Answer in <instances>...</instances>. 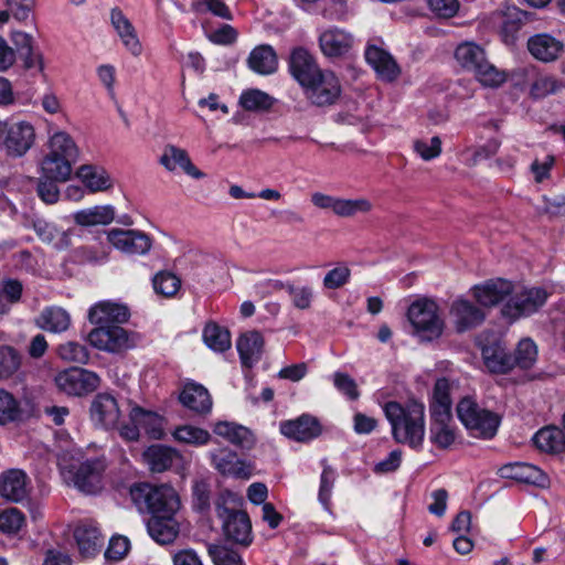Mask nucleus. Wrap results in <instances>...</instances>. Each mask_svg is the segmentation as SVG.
<instances>
[{
    "label": "nucleus",
    "instance_id": "0e129e2a",
    "mask_svg": "<svg viewBox=\"0 0 565 565\" xmlns=\"http://www.w3.org/2000/svg\"><path fill=\"white\" fill-rule=\"evenodd\" d=\"M351 276V270L348 266H338L327 273L323 278V286L327 289H338L344 286Z\"/></svg>",
    "mask_w": 565,
    "mask_h": 565
},
{
    "label": "nucleus",
    "instance_id": "052dcab7",
    "mask_svg": "<svg viewBox=\"0 0 565 565\" xmlns=\"http://www.w3.org/2000/svg\"><path fill=\"white\" fill-rule=\"evenodd\" d=\"M323 465V471L321 473L320 478V488H319V494L318 499L320 503L326 508L329 509L330 499H331V492L335 480L334 470L327 465V460L322 461Z\"/></svg>",
    "mask_w": 565,
    "mask_h": 565
},
{
    "label": "nucleus",
    "instance_id": "aec40b11",
    "mask_svg": "<svg viewBox=\"0 0 565 565\" xmlns=\"http://www.w3.org/2000/svg\"><path fill=\"white\" fill-rule=\"evenodd\" d=\"M289 68L295 79L302 87L312 83L315 77L322 72L315 57L303 47H297L291 52Z\"/></svg>",
    "mask_w": 565,
    "mask_h": 565
},
{
    "label": "nucleus",
    "instance_id": "4be33fe9",
    "mask_svg": "<svg viewBox=\"0 0 565 565\" xmlns=\"http://www.w3.org/2000/svg\"><path fill=\"white\" fill-rule=\"evenodd\" d=\"M499 473L502 478L534 484L541 488H545L550 483L548 477L545 472L536 466L524 462L504 465L499 469Z\"/></svg>",
    "mask_w": 565,
    "mask_h": 565
},
{
    "label": "nucleus",
    "instance_id": "de8ad7c7",
    "mask_svg": "<svg viewBox=\"0 0 565 565\" xmlns=\"http://www.w3.org/2000/svg\"><path fill=\"white\" fill-rule=\"evenodd\" d=\"M22 355L11 345H0V380L12 377L21 367Z\"/></svg>",
    "mask_w": 565,
    "mask_h": 565
},
{
    "label": "nucleus",
    "instance_id": "2f4dec72",
    "mask_svg": "<svg viewBox=\"0 0 565 565\" xmlns=\"http://www.w3.org/2000/svg\"><path fill=\"white\" fill-rule=\"evenodd\" d=\"M128 309L122 305L110 301H100L88 311V320L100 327L108 323H122L128 319Z\"/></svg>",
    "mask_w": 565,
    "mask_h": 565
},
{
    "label": "nucleus",
    "instance_id": "6ab92c4d",
    "mask_svg": "<svg viewBox=\"0 0 565 565\" xmlns=\"http://www.w3.org/2000/svg\"><path fill=\"white\" fill-rule=\"evenodd\" d=\"M30 480L20 469H10L0 476V495L11 502H22L29 497Z\"/></svg>",
    "mask_w": 565,
    "mask_h": 565
},
{
    "label": "nucleus",
    "instance_id": "4d7b16f0",
    "mask_svg": "<svg viewBox=\"0 0 565 565\" xmlns=\"http://www.w3.org/2000/svg\"><path fill=\"white\" fill-rule=\"evenodd\" d=\"M207 552L215 565H244L241 555L225 546L210 544Z\"/></svg>",
    "mask_w": 565,
    "mask_h": 565
},
{
    "label": "nucleus",
    "instance_id": "ea45409f",
    "mask_svg": "<svg viewBox=\"0 0 565 565\" xmlns=\"http://www.w3.org/2000/svg\"><path fill=\"white\" fill-rule=\"evenodd\" d=\"M36 324L50 332L66 331L71 324V317L68 312L61 307L45 308L36 319Z\"/></svg>",
    "mask_w": 565,
    "mask_h": 565
},
{
    "label": "nucleus",
    "instance_id": "bb28decb",
    "mask_svg": "<svg viewBox=\"0 0 565 565\" xmlns=\"http://www.w3.org/2000/svg\"><path fill=\"white\" fill-rule=\"evenodd\" d=\"M149 535L159 544L172 543L180 532L179 522L175 514L166 513L164 515L151 516L147 522Z\"/></svg>",
    "mask_w": 565,
    "mask_h": 565
},
{
    "label": "nucleus",
    "instance_id": "09e8293b",
    "mask_svg": "<svg viewBox=\"0 0 565 565\" xmlns=\"http://www.w3.org/2000/svg\"><path fill=\"white\" fill-rule=\"evenodd\" d=\"M241 106L247 111H266L271 108L274 98L259 89H248L239 97Z\"/></svg>",
    "mask_w": 565,
    "mask_h": 565
},
{
    "label": "nucleus",
    "instance_id": "2eb2a0df",
    "mask_svg": "<svg viewBox=\"0 0 565 565\" xmlns=\"http://www.w3.org/2000/svg\"><path fill=\"white\" fill-rule=\"evenodd\" d=\"M457 332H465L481 324L486 318L482 309L466 299L455 300L449 310Z\"/></svg>",
    "mask_w": 565,
    "mask_h": 565
},
{
    "label": "nucleus",
    "instance_id": "f257e3e1",
    "mask_svg": "<svg viewBox=\"0 0 565 565\" xmlns=\"http://www.w3.org/2000/svg\"><path fill=\"white\" fill-rule=\"evenodd\" d=\"M384 413L396 443L408 445L413 449L422 447L425 437L424 404L416 401H409L405 405L387 402Z\"/></svg>",
    "mask_w": 565,
    "mask_h": 565
},
{
    "label": "nucleus",
    "instance_id": "dca6fc26",
    "mask_svg": "<svg viewBox=\"0 0 565 565\" xmlns=\"http://www.w3.org/2000/svg\"><path fill=\"white\" fill-rule=\"evenodd\" d=\"M322 431L319 420L308 414H303L296 419L280 423V433L289 439L299 443L310 441Z\"/></svg>",
    "mask_w": 565,
    "mask_h": 565
},
{
    "label": "nucleus",
    "instance_id": "5fc2aeb1",
    "mask_svg": "<svg viewBox=\"0 0 565 565\" xmlns=\"http://www.w3.org/2000/svg\"><path fill=\"white\" fill-rule=\"evenodd\" d=\"M25 524L23 513L17 508L0 511V531L6 534H17Z\"/></svg>",
    "mask_w": 565,
    "mask_h": 565
},
{
    "label": "nucleus",
    "instance_id": "3c124183",
    "mask_svg": "<svg viewBox=\"0 0 565 565\" xmlns=\"http://www.w3.org/2000/svg\"><path fill=\"white\" fill-rule=\"evenodd\" d=\"M58 356L70 363L86 364L89 360L87 348L78 342L68 341L57 349Z\"/></svg>",
    "mask_w": 565,
    "mask_h": 565
},
{
    "label": "nucleus",
    "instance_id": "603ef678",
    "mask_svg": "<svg viewBox=\"0 0 565 565\" xmlns=\"http://www.w3.org/2000/svg\"><path fill=\"white\" fill-rule=\"evenodd\" d=\"M537 349L531 339H523L519 342L513 355L514 366L530 369L536 361Z\"/></svg>",
    "mask_w": 565,
    "mask_h": 565
},
{
    "label": "nucleus",
    "instance_id": "7ed1b4c3",
    "mask_svg": "<svg viewBox=\"0 0 565 565\" xmlns=\"http://www.w3.org/2000/svg\"><path fill=\"white\" fill-rule=\"evenodd\" d=\"M455 56L462 67L475 73L483 86L498 87L507 79L505 74L487 60L483 49L475 43L460 44Z\"/></svg>",
    "mask_w": 565,
    "mask_h": 565
},
{
    "label": "nucleus",
    "instance_id": "a18cd8bd",
    "mask_svg": "<svg viewBox=\"0 0 565 565\" xmlns=\"http://www.w3.org/2000/svg\"><path fill=\"white\" fill-rule=\"evenodd\" d=\"M173 438L181 444L200 447L210 443L211 434L200 427L192 425H180L172 431Z\"/></svg>",
    "mask_w": 565,
    "mask_h": 565
},
{
    "label": "nucleus",
    "instance_id": "423d86ee",
    "mask_svg": "<svg viewBox=\"0 0 565 565\" xmlns=\"http://www.w3.org/2000/svg\"><path fill=\"white\" fill-rule=\"evenodd\" d=\"M548 298L546 289L541 287L522 288L512 292L502 308V315L512 320L527 317L542 308Z\"/></svg>",
    "mask_w": 565,
    "mask_h": 565
},
{
    "label": "nucleus",
    "instance_id": "8fccbe9b",
    "mask_svg": "<svg viewBox=\"0 0 565 565\" xmlns=\"http://www.w3.org/2000/svg\"><path fill=\"white\" fill-rule=\"evenodd\" d=\"M153 289L164 297L174 296L181 286V280L170 271H159L152 279Z\"/></svg>",
    "mask_w": 565,
    "mask_h": 565
},
{
    "label": "nucleus",
    "instance_id": "ddd939ff",
    "mask_svg": "<svg viewBox=\"0 0 565 565\" xmlns=\"http://www.w3.org/2000/svg\"><path fill=\"white\" fill-rule=\"evenodd\" d=\"M105 465L99 459H90L70 470L74 486L82 492L93 494L103 488Z\"/></svg>",
    "mask_w": 565,
    "mask_h": 565
},
{
    "label": "nucleus",
    "instance_id": "20e7f679",
    "mask_svg": "<svg viewBox=\"0 0 565 565\" xmlns=\"http://www.w3.org/2000/svg\"><path fill=\"white\" fill-rule=\"evenodd\" d=\"M457 416L475 437L492 438L500 424V418L497 414L480 407L469 397H463L458 403Z\"/></svg>",
    "mask_w": 565,
    "mask_h": 565
},
{
    "label": "nucleus",
    "instance_id": "39448f33",
    "mask_svg": "<svg viewBox=\"0 0 565 565\" xmlns=\"http://www.w3.org/2000/svg\"><path fill=\"white\" fill-rule=\"evenodd\" d=\"M87 341L98 350L120 353L136 347L138 335L116 324L102 326L88 333Z\"/></svg>",
    "mask_w": 565,
    "mask_h": 565
},
{
    "label": "nucleus",
    "instance_id": "680f3d73",
    "mask_svg": "<svg viewBox=\"0 0 565 565\" xmlns=\"http://www.w3.org/2000/svg\"><path fill=\"white\" fill-rule=\"evenodd\" d=\"M414 150L425 161L437 158L441 152V140L439 137H433L429 140L418 139L414 141Z\"/></svg>",
    "mask_w": 565,
    "mask_h": 565
},
{
    "label": "nucleus",
    "instance_id": "f8f14e48",
    "mask_svg": "<svg viewBox=\"0 0 565 565\" xmlns=\"http://www.w3.org/2000/svg\"><path fill=\"white\" fill-rule=\"evenodd\" d=\"M2 134L6 149L13 157L23 156L32 147L35 138L33 126L25 121L0 124V135Z\"/></svg>",
    "mask_w": 565,
    "mask_h": 565
},
{
    "label": "nucleus",
    "instance_id": "79ce46f5",
    "mask_svg": "<svg viewBox=\"0 0 565 565\" xmlns=\"http://www.w3.org/2000/svg\"><path fill=\"white\" fill-rule=\"evenodd\" d=\"M76 175L92 193L106 191L111 186L107 172L95 166L84 164L79 167Z\"/></svg>",
    "mask_w": 565,
    "mask_h": 565
},
{
    "label": "nucleus",
    "instance_id": "5701e85b",
    "mask_svg": "<svg viewBox=\"0 0 565 565\" xmlns=\"http://www.w3.org/2000/svg\"><path fill=\"white\" fill-rule=\"evenodd\" d=\"M365 60L383 81L393 82L401 73V70L393 56L376 45L367 46L365 51Z\"/></svg>",
    "mask_w": 565,
    "mask_h": 565
},
{
    "label": "nucleus",
    "instance_id": "f03ea898",
    "mask_svg": "<svg viewBox=\"0 0 565 565\" xmlns=\"http://www.w3.org/2000/svg\"><path fill=\"white\" fill-rule=\"evenodd\" d=\"M130 495L138 510L147 512L151 516L164 515L166 513L177 514L180 508L178 493L167 484H135L130 489Z\"/></svg>",
    "mask_w": 565,
    "mask_h": 565
},
{
    "label": "nucleus",
    "instance_id": "c9c22d12",
    "mask_svg": "<svg viewBox=\"0 0 565 565\" xmlns=\"http://www.w3.org/2000/svg\"><path fill=\"white\" fill-rule=\"evenodd\" d=\"M482 358L486 366L493 373L504 374L514 367L513 355L499 343L484 347Z\"/></svg>",
    "mask_w": 565,
    "mask_h": 565
},
{
    "label": "nucleus",
    "instance_id": "a211bd4d",
    "mask_svg": "<svg viewBox=\"0 0 565 565\" xmlns=\"http://www.w3.org/2000/svg\"><path fill=\"white\" fill-rule=\"evenodd\" d=\"M352 34L343 29L329 28L319 35V46L327 57L345 56L353 46Z\"/></svg>",
    "mask_w": 565,
    "mask_h": 565
},
{
    "label": "nucleus",
    "instance_id": "58836bf2",
    "mask_svg": "<svg viewBox=\"0 0 565 565\" xmlns=\"http://www.w3.org/2000/svg\"><path fill=\"white\" fill-rule=\"evenodd\" d=\"M129 418L131 423H136L152 438H161L163 418L159 414L140 406H134L130 409Z\"/></svg>",
    "mask_w": 565,
    "mask_h": 565
},
{
    "label": "nucleus",
    "instance_id": "69168bd1",
    "mask_svg": "<svg viewBox=\"0 0 565 565\" xmlns=\"http://www.w3.org/2000/svg\"><path fill=\"white\" fill-rule=\"evenodd\" d=\"M334 386L345 394L350 399H358L360 396L355 381L347 373L337 372L333 375Z\"/></svg>",
    "mask_w": 565,
    "mask_h": 565
},
{
    "label": "nucleus",
    "instance_id": "412c9836",
    "mask_svg": "<svg viewBox=\"0 0 565 565\" xmlns=\"http://www.w3.org/2000/svg\"><path fill=\"white\" fill-rule=\"evenodd\" d=\"M513 285L505 279H490L483 285L475 286L472 295L476 300L483 307H493L503 301L507 297H511Z\"/></svg>",
    "mask_w": 565,
    "mask_h": 565
},
{
    "label": "nucleus",
    "instance_id": "6e6552de",
    "mask_svg": "<svg viewBox=\"0 0 565 565\" xmlns=\"http://www.w3.org/2000/svg\"><path fill=\"white\" fill-rule=\"evenodd\" d=\"M311 203L321 210H331L339 217H354L358 214H367L373 204L369 199H342L321 192L311 194Z\"/></svg>",
    "mask_w": 565,
    "mask_h": 565
},
{
    "label": "nucleus",
    "instance_id": "e2e57ef3",
    "mask_svg": "<svg viewBox=\"0 0 565 565\" xmlns=\"http://www.w3.org/2000/svg\"><path fill=\"white\" fill-rule=\"evenodd\" d=\"M431 441L440 448L449 447L455 440V433L449 423H436L430 426Z\"/></svg>",
    "mask_w": 565,
    "mask_h": 565
},
{
    "label": "nucleus",
    "instance_id": "f704fd0d",
    "mask_svg": "<svg viewBox=\"0 0 565 565\" xmlns=\"http://www.w3.org/2000/svg\"><path fill=\"white\" fill-rule=\"evenodd\" d=\"M114 218L115 210L111 205H95L73 214L75 224L83 227L108 225Z\"/></svg>",
    "mask_w": 565,
    "mask_h": 565
},
{
    "label": "nucleus",
    "instance_id": "e433bc0d",
    "mask_svg": "<svg viewBox=\"0 0 565 565\" xmlns=\"http://www.w3.org/2000/svg\"><path fill=\"white\" fill-rule=\"evenodd\" d=\"M142 457L152 472H163L171 468L179 454L170 447L153 445L143 451Z\"/></svg>",
    "mask_w": 565,
    "mask_h": 565
},
{
    "label": "nucleus",
    "instance_id": "4468645a",
    "mask_svg": "<svg viewBox=\"0 0 565 565\" xmlns=\"http://www.w3.org/2000/svg\"><path fill=\"white\" fill-rule=\"evenodd\" d=\"M108 242L127 254H146L151 248L150 237L139 231L113 228L107 232Z\"/></svg>",
    "mask_w": 565,
    "mask_h": 565
},
{
    "label": "nucleus",
    "instance_id": "0eeeda50",
    "mask_svg": "<svg viewBox=\"0 0 565 565\" xmlns=\"http://www.w3.org/2000/svg\"><path fill=\"white\" fill-rule=\"evenodd\" d=\"M411 323L417 331L427 333L428 339L440 337L444 321L438 315V306L430 299L414 301L407 312Z\"/></svg>",
    "mask_w": 565,
    "mask_h": 565
},
{
    "label": "nucleus",
    "instance_id": "864d4df0",
    "mask_svg": "<svg viewBox=\"0 0 565 565\" xmlns=\"http://www.w3.org/2000/svg\"><path fill=\"white\" fill-rule=\"evenodd\" d=\"M35 3L36 0H6L13 19L19 22L30 21L32 25H35Z\"/></svg>",
    "mask_w": 565,
    "mask_h": 565
},
{
    "label": "nucleus",
    "instance_id": "72a5a7b5",
    "mask_svg": "<svg viewBox=\"0 0 565 565\" xmlns=\"http://www.w3.org/2000/svg\"><path fill=\"white\" fill-rule=\"evenodd\" d=\"M33 230L43 243L52 245L56 249H65L71 246L72 233L70 230H58L55 225L42 220L33 223Z\"/></svg>",
    "mask_w": 565,
    "mask_h": 565
},
{
    "label": "nucleus",
    "instance_id": "c756f323",
    "mask_svg": "<svg viewBox=\"0 0 565 565\" xmlns=\"http://www.w3.org/2000/svg\"><path fill=\"white\" fill-rule=\"evenodd\" d=\"M242 364L246 367L254 366L262 358L264 351V338L256 331L243 333L236 343Z\"/></svg>",
    "mask_w": 565,
    "mask_h": 565
},
{
    "label": "nucleus",
    "instance_id": "7c9ffc66",
    "mask_svg": "<svg viewBox=\"0 0 565 565\" xmlns=\"http://www.w3.org/2000/svg\"><path fill=\"white\" fill-rule=\"evenodd\" d=\"M74 539L76 541L79 554L84 558H89L97 555L104 544V537L100 535L99 530L95 525L87 523H83L76 526L74 531Z\"/></svg>",
    "mask_w": 565,
    "mask_h": 565
},
{
    "label": "nucleus",
    "instance_id": "bf43d9fd",
    "mask_svg": "<svg viewBox=\"0 0 565 565\" xmlns=\"http://www.w3.org/2000/svg\"><path fill=\"white\" fill-rule=\"evenodd\" d=\"M501 15V29L502 32L508 35H513L523 23L525 14L516 7H507Z\"/></svg>",
    "mask_w": 565,
    "mask_h": 565
},
{
    "label": "nucleus",
    "instance_id": "cd10ccee",
    "mask_svg": "<svg viewBox=\"0 0 565 565\" xmlns=\"http://www.w3.org/2000/svg\"><path fill=\"white\" fill-rule=\"evenodd\" d=\"M110 20L125 47L134 56L141 55L142 45L138 39L137 32L122 11L119 9H113Z\"/></svg>",
    "mask_w": 565,
    "mask_h": 565
},
{
    "label": "nucleus",
    "instance_id": "b1692460",
    "mask_svg": "<svg viewBox=\"0 0 565 565\" xmlns=\"http://www.w3.org/2000/svg\"><path fill=\"white\" fill-rule=\"evenodd\" d=\"M213 467L224 476L248 479L250 467L237 458V455L228 449H220L211 452Z\"/></svg>",
    "mask_w": 565,
    "mask_h": 565
},
{
    "label": "nucleus",
    "instance_id": "393cba45",
    "mask_svg": "<svg viewBox=\"0 0 565 565\" xmlns=\"http://www.w3.org/2000/svg\"><path fill=\"white\" fill-rule=\"evenodd\" d=\"M179 401L184 407L199 415H205L212 409L211 395L201 384H185L179 395Z\"/></svg>",
    "mask_w": 565,
    "mask_h": 565
},
{
    "label": "nucleus",
    "instance_id": "774afa93",
    "mask_svg": "<svg viewBox=\"0 0 565 565\" xmlns=\"http://www.w3.org/2000/svg\"><path fill=\"white\" fill-rule=\"evenodd\" d=\"M56 180H42L38 184V194L46 204H54L58 201L60 190L56 185Z\"/></svg>",
    "mask_w": 565,
    "mask_h": 565
},
{
    "label": "nucleus",
    "instance_id": "1a4fd4ad",
    "mask_svg": "<svg viewBox=\"0 0 565 565\" xmlns=\"http://www.w3.org/2000/svg\"><path fill=\"white\" fill-rule=\"evenodd\" d=\"M216 513L223 520L227 540L244 546L252 543V523L245 511L230 510L221 502H216Z\"/></svg>",
    "mask_w": 565,
    "mask_h": 565
},
{
    "label": "nucleus",
    "instance_id": "473e14b6",
    "mask_svg": "<svg viewBox=\"0 0 565 565\" xmlns=\"http://www.w3.org/2000/svg\"><path fill=\"white\" fill-rule=\"evenodd\" d=\"M213 431L231 444L242 448L249 449L255 443L253 433L248 428L235 423L218 422L214 425Z\"/></svg>",
    "mask_w": 565,
    "mask_h": 565
},
{
    "label": "nucleus",
    "instance_id": "c03bdc74",
    "mask_svg": "<svg viewBox=\"0 0 565 565\" xmlns=\"http://www.w3.org/2000/svg\"><path fill=\"white\" fill-rule=\"evenodd\" d=\"M49 152L76 162L78 148L73 138L65 131H56L49 141Z\"/></svg>",
    "mask_w": 565,
    "mask_h": 565
},
{
    "label": "nucleus",
    "instance_id": "37998d69",
    "mask_svg": "<svg viewBox=\"0 0 565 565\" xmlns=\"http://www.w3.org/2000/svg\"><path fill=\"white\" fill-rule=\"evenodd\" d=\"M74 163V161L47 152V154L42 160L41 168L45 178L65 182L72 174V168Z\"/></svg>",
    "mask_w": 565,
    "mask_h": 565
},
{
    "label": "nucleus",
    "instance_id": "a19ab883",
    "mask_svg": "<svg viewBox=\"0 0 565 565\" xmlns=\"http://www.w3.org/2000/svg\"><path fill=\"white\" fill-rule=\"evenodd\" d=\"M248 66L256 73L268 75L277 70V56L270 45L255 47L248 56Z\"/></svg>",
    "mask_w": 565,
    "mask_h": 565
},
{
    "label": "nucleus",
    "instance_id": "f3484780",
    "mask_svg": "<svg viewBox=\"0 0 565 565\" xmlns=\"http://www.w3.org/2000/svg\"><path fill=\"white\" fill-rule=\"evenodd\" d=\"M92 420L105 428H114L120 418L117 399L107 393L97 394L89 408Z\"/></svg>",
    "mask_w": 565,
    "mask_h": 565
},
{
    "label": "nucleus",
    "instance_id": "338daca9",
    "mask_svg": "<svg viewBox=\"0 0 565 565\" xmlns=\"http://www.w3.org/2000/svg\"><path fill=\"white\" fill-rule=\"evenodd\" d=\"M193 507L200 512L210 508V487L205 481H196L193 486Z\"/></svg>",
    "mask_w": 565,
    "mask_h": 565
},
{
    "label": "nucleus",
    "instance_id": "a878e982",
    "mask_svg": "<svg viewBox=\"0 0 565 565\" xmlns=\"http://www.w3.org/2000/svg\"><path fill=\"white\" fill-rule=\"evenodd\" d=\"M527 49L536 60L552 62L558 58L564 50V44L550 34L541 33L529 39Z\"/></svg>",
    "mask_w": 565,
    "mask_h": 565
},
{
    "label": "nucleus",
    "instance_id": "13d9d810",
    "mask_svg": "<svg viewBox=\"0 0 565 565\" xmlns=\"http://www.w3.org/2000/svg\"><path fill=\"white\" fill-rule=\"evenodd\" d=\"M192 8L196 13L211 12L225 20L232 19V13L224 0H195Z\"/></svg>",
    "mask_w": 565,
    "mask_h": 565
},
{
    "label": "nucleus",
    "instance_id": "4c0bfd02",
    "mask_svg": "<svg viewBox=\"0 0 565 565\" xmlns=\"http://www.w3.org/2000/svg\"><path fill=\"white\" fill-rule=\"evenodd\" d=\"M533 441L542 451L561 452L565 449V431L555 426L544 427L534 435Z\"/></svg>",
    "mask_w": 565,
    "mask_h": 565
},
{
    "label": "nucleus",
    "instance_id": "6e6d98bb",
    "mask_svg": "<svg viewBox=\"0 0 565 565\" xmlns=\"http://www.w3.org/2000/svg\"><path fill=\"white\" fill-rule=\"evenodd\" d=\"M19 414L18 401L11 393L0 388V425L15 420Z\"/></svg>",
    "mask_w": 565,
    "mask_h": 565
},
{
    "label": "nucleus",
    "instance_id": "c85d7f7f",
    "mask_svg": "<svg viewBox=\"0 0 565 565\" xmlns=\"http://www.w3.org/2000/svg\"><path fill=\"white\" fill-rule=\"evenodd\" d=\"M160 163L169 171H174L178 168L182 169L188 175L194 179H201L204 173L201 172L192 162L184 149L178 148L173 145L164 147L163 153L160 158Z\"/></svg>",
    "mask_w": 565,
    "mask_h": 565
},
{
    "label": "nucleus",
    "instance_id": "9b49d317",
    "mask_svg": "<svg viewBox=\"0 0 565 565\" xmlns=\"http://www.w3.org/2000/svg\"><path fill=\"white\" fill-rule=\"evenodd\" d=\"M303 88L307 98L319 107L334 104L341 95L340 81L331 71H322Z\"/></svg>",
    "mask_w": 565,
    "mask_h": 565
},
{
    "label": "nucleus",
    "instance_id": "49530a36",
    "mask_svg": "<svg viewBox=\"0 0 565 565\" xmlns=\"http://www.w3.org/2000/svg\"><path fill=\"white\" fill-rule=\"evenodd\" d=\"M203 340L209 348L217 352H224L231 348L230 332L215 322H210L205 326Z\"/></svg>",
    "mask_w": 565,
    "mask_h": 565
},
{
    "label": "nucleus",
    "instance_id": "9d476101",
    "mask_svg": "<svg viewBox=\"0 0 565 565\" xmlns=\"http://www.w3.org/2000/svg\"><path fill=\"white\" fill-rule=\"evenodd\" d=\"M54 381L61 392L74 396L87 394L99 385L97 374L81 367L64 370L56 374Z\"/></svg>",
    "mask_w": 565,
    "mask_h": 565
}]
</instances>
